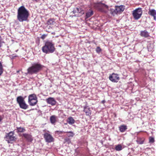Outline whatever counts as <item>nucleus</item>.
Segmentation results:
<instances>
[{
    "instance_id": "27",
    "label": "nucleus",
    "mask_w": 156,
    "mask_h": 156,
    "mask_svg": "<svg viewBox=\"0 0 156 156\" xmlns=\"http://www.w3.org/2000/svg\"><path fill=\"white\" fill-rule=\"evenodd\" d=\"M3 71V69L2 65L0 61V76L2 74Z\"/></svg>"
},
{
    "instance_id": "34",
    "label": "nucleus",
    "mask_w": 156,
    "mask_h": 156,
    "mask_svg": "<svg viewBox=\"0 0 156 156\" xmlns=\"http://www.w3.org/2000/svg\"><path fill=\"white\" fill-rule=\"evenodd\" d=\"M33 2H38L40 0H32Z\"/></svg>"
},
{
    "instance_id": "11",
    "label": "nucleus",
    "mask_w": 156,
    "mask_h": 156,
    "mask_svg": "<svg viewBox=\"0 0 156 156\" xmlns=\"http://www.w3.org/2000/svg\"><path fill=\"white\" fill-rule=\"evenodd\" d=\"M46 101L47 103L51 105H54L56 104V101L53 98H49L46 99Z\"/></svg>"
},
{
    "instance_id": "4",
    "label": "nucleus",
    "mask_w": 156,
    "mask_h": 156,
    "mask_svg": "<svg viewBox=\"0 0 156 156\" xmlns=\"http://www.w3.org/2000/svg\"><path fill=\"white\" fill-rule=\"evenodd\" d=\"M93 6L101 12L107 13L108 10V6L101 2L94 3Z\"/></svg>"
},
{
    "instance_id": "21",
    "label": "nucleus",
    "mask_w": 156,
    "mask_h": 156,
    "mask_svg": "<svg viewBox=\"0 0 156 156\" xmlns=\"http://www.w3.org/2000/svg\"><path fill=\"white\" fill-rule=\"evenodd\" d=\"M93 14V11L91 10H90L86 13V18H88L92 16Z\"/></svg>"
},
{
    "instance_id": "15",
    "label": "nucleus",
    "mask_w": 156,
    "mask_h": 156,
    "mask_svg": "<svg viewBox=\"0 0 156 156\" xmlns=\"http://www.w3.org/2000/svg\"><path fill=\"white\" fill-rule=\"evenodd\" d=\"M37 98L36 95L35 94H32L28 96V102L32 100Z\"/></svg>"
},
{
    "instance_id": "16",
    "label": "nucleus",
    "mask_w": 156,
    "mask_h": 156,
    "mask_svg": "<svg viewBox=\"0 0 156 156\" xmlns=\"http://www.w3.org/2000/svg\"><path fill=\"white\" fill-rule=\"evenodd\" d=\"M28 102L30 106H34L37 104V98L35 99Z\"/></svg>"
},
{
    "instance_id": "9",
    "label": "nucleus",
    "mask_w": 156,
    "mask_h": 156,
    "mask_svg": "<svg viewBox=\"0 0 156 156\" xmlns=\"http://www.w3.org/2000/svg\"><path fill=\"white\" fill-rule=\"evenodd\" d=\"M14 133L13 132H10L7 134L6 136L7 140L8 143H10L11 141L15 140L16 138L14 136Z\"/></svg>"
},
{
    "instance_id": "20",
    "label": "nucleus",
    "mask_w": 156,
    "mask_h": 156,
    "mask_svg": "<svg viewBox=\"0 0 156 156\" xmlns=\"http://www.w3.org/2000/svg\"><path fill=\"white\" fill-rule=\"evenodd\" d=\"M84 111L86 113V115H87L89 116L91 114L89 108L87 107H84Z\"/></svg>"
},
{
    "instance_id": "33",
    "label": "nucleus",
    "mask_w": 156,
    "mask_h": 156,
    "mask_svg": "<svg viewBox=\"0 0 156 156\" xmlns=\"http://www.w3.org/2000/svg\"><path fill=\"white\" fill-rule=\"evenodd\" d=\"M47 35L45 34H43L41 36V39H44L45 38V37H46Z\"/></svg>"
},
{
    "instance_id": "31",
    "label": "nucleus",
    "mask_w": 156,
    "mask_h": 156,
    "mask_svg": "<svg viewBox=\"0 0 156 156\" xmlns=\"http://www.w3.org/2000/svg\"><path fill=\"white\" fill-rule=\"evenodd\" d=\"M65 141L68 144H69L71 142V141L70 139L67 138L65 139Z\"/></svg>"
},
{
    "instance_id": "36",
    "label": "nucleus",
    "mask_w": 156,
    "mask_h": 156,
    "mask_svg": "<svg viewBox=\"0 0 156 156\" xmlns=\"http://www.w3.org/2000/svg\"><path fill=\"white\" fill-rule=\"evenodd\" d=\"M101 102H102V103L104 104V103H105V100H103V101H102Z\"/></svg>"
},
{
    "instance_id": "10",
    "label": "nucleus",
    "mask_w": 156,
    "mask_h": 156,
    "mask_svg": "<svg viewBox=\"0 0 156 156\" xmlns=\"http://www.w3.org/2000/svg\"><path fill=\"white\" fill-rule=\"evenodd\" d=\"M109 78L111 81L113 82H117L119 80L118 75L114 73L109 76Z\"/></svg>"
},
{
    "instance_id": "3",
    "label": "nucleus",
    "mask_w": 156,
    "mask_h": 156,
    "mask_svg": "<svg viewBox=\"0 0 156 156\" xmlns=\"http://www.w3.org/2000/svg\"><path fill=\"white\" fill-rule=\"evenodd\" d=\"M42 68V66L41 64L37 63L34 64L27 69L28 73L31 75L36 74L39 72Z\"/></svg>"
},
{
    "instance_id": "28",
    "label": "nucleus",
    "mask_w": 156,
    "mask_h": 156,
    "mask_svg": "<svg viewBox=\"0 0 156 156\" xmlns=\"http://www.w3.org/2000/svg\"><path fill=\"white\" fill-rule=\"evenodd\" d=\"M136 141L139 144H142L144 143V140L140 139H138L136 140Z\"/></svg>"
},
{
    "instance_id": "37",
    "label": "nucleus",
    "mask_w": 156,
    "mask_h": 156,
    "mask_svg": "<svg viewBox=\"0 0 156 156\" xmlns=\"http://www.w3.org/2000/svg\"><path fill=\"white\" fill-rule=\"evenodd\" d=\"M46 31H48V32H49V31H48V30H47Z\"/></svg>"
},
{
    "instance_id": "1",
    "label": "nucleus",
    "mask_w": 156,
    "mask_h": 156,
    "mask_svg": "<svg viewBox=\"0 0 156 156\" xmlns=\"http://www.w3.org/2000/svg\"><path fill=\"white\" fill-rule=\"evenodd\" d=\"M29 13L28 11L24 6L20 7L17 10V19L20 22H23L27 20Z\"/></svg>"
},
{
    "instance_id": "14",
    "label": "nucleus",
    "mask_w": 156,
    "mask_h": 156,
    "mask_svg": "<svg viewBox=\"0 0 156 156\" xmlns=\"http://www.w3.org/2000/svg\"><path fill=\"white\" fill-rule=\"evenodd\" d=\"M57 117L55 115H52L50 117V120L52 124H54L57 121Z\"/></svg>"
},
{
    "instance_id": "7",
    "label": "nucleus",
    "mask_w": 156,
    "mask_h": 156,
    "mask_svg": "<svg viewBox=\"0 0 156 156\" xmlns=\"http://www.w3.org/2000/svg\"><path fill=\"white\" fill-rule=\"evenodd\" d=\"M142 13L141 8H138L133 11L132 14L135 19L138 20L141 16Z\"/></svg>"
},
{
    "instance_id": "17",
    "label": "nucleus",
    "mask_w": 156,
    "mask_h": 156,
    "mask_svg": "<svg viewBox=\"0 0 156 156\" xmlns=\"http://www.w3.org/2000/svg\"><path fill=\"white\" fill-rule=\"evenodd\" d=\"M147 48L149 51H152L154 48L153 44L152 43L151 44L150 43H148L147 44Z\"/></svg>"
},
{
    "instance_id": "26",
    "label": "nucleus",
    "mask_w": 156,
    "mask_h": 156,
    "mask_svg": "<svg viewBox=\"0 0 156 156\" xmlns=\"http://www.w3.org/2000/svg\"><path fill=\"white\" fill-rule=\"evenodd\" d=\"M67 136L69 137H72L74 135V133L72 131L68 132H67Z\"/></svg>"
},
{
    "instance_id": "29",
    "label": "nucleus",
    "mask_w": 156,
    "mask_h": 156,
    "mask_svg": "<svg viewBox=\"0 0 156 156\" xmlns=\"http://www.w3.org/2000/svg\"><path fill=\"white\" fill-rule=\"evenodd\" d=\"M96 51L97 53H99L101 51V49L99 47H98L96 48Z\"/></svg>"
},
{
    "instance_id": "35",
    "label": "nucleus",
    "mask_w": 156,
    "mask_h": 156,
    "mask_svg": "<svg viewBox=\"0 0 156 156\" xmlns=\"http://www.w3.org/2000/svg\"><path fill=\"white\" fill-rule=\"evenodd\" d=\"M3 42H2L0 41V47H1L2 46V43Z\"/></svg>"
},
{
    "instance_id": "18",
    "label": "nucleus",
    "mask_w": 156,
    "mask_h": 156,
    "mask_svg": "<svg viewBox=\"0 0 156 156\" xmlns=\"http://www.w3.org/2000/svg\"><path fill=\"white\" fill-rule=\"evenodd\" d=\"M67 122L69 124L72 125L74 123L75 121L73 117H70L67 119Z\"/></svg>"
},
{
    "instance_id": "12",
    "label": "nucleus",
    "mask_w": 156,
    "mask_h": 156,
    "mask_svg": "<svg viewBox=\"0 0 156 156\" xmlns=\"http://www.w3.org/2000/svg\"><path fill=\"white\" fill-rule=\"evenodd\" d=\"M148 14L154 17V20L156 21V10L154 9H149Z\"/></svg>"
},
{
    "instance_id": "8",
    "label": "nucleus",
    "mask_w": 156,
    "mask_h": 156,
    "mask_svg": "<svg viewBox=\"0 0 156 156\" xmlns=\"http://www.w3.org/2000/svg\"><path fill=\"white\" fill-rule=\"evenodd\" d=\"M44 136L46 142L50 143L54 141V139L52 136L47 133H45L44 134Z\"/></svg>"
},
{
    "instance_id": "22",
    "label": "nucleus",
    "mask_w": 156,
    "mask_h": 156,
    "mask_svg": "<svg viewBox=\"0 0 156 156\" xmlns=\"http://www.w3.org/2000/svg\"><path fill=\"white\" fill-rule=\"evenodd\" d=\"M55 23V20L53 19H50L47 22V24L48 25H53Z\"/></svg>"
},
{
    "instance_id": "13",
    "label": "nucleus",
    "mask_w": 156,
    "mask_h": 156,
    "mask_svg": "<svg viewBox=\"0 0 156 156\" xmlns=\"http://www.w3.org/2000/svg\"><path fill=\"white\" fill-rule=\"evenodd\" d=\"M23 136L28 141L31 142L33 140L32 136L29 134L23 133Z\"/></svg>"
},
{
    "instance_id": "6",
    "label": "nucleus",
    "mask_w": 156,
    "mask_h": 156,
    "mask_svg": "<svg viewBox=\"0 0 156 156\" xmlns=\"http://www.w3.org/2000/svg\"><path fill=\"white\" fill-rule=\"evenodd\" d=\"M124 9L125 7L123 5L115 6V9H110L111 13L112 15L114 16L115 14L123 12Z\"/></svg>"
},
{
    "instance_id": "23",
    "label": "nucleus",
    "mask_w": 156,
    "mask_h": 156,
    "mask_svg": "<svg viewBox=\"0 0 156 156\" xmlns=\"http://www.w3.org/2000/svg\"><path fill=\"white\" fill-rule=\"evenodd\" d=\"M119 129L120 131L121 132H124L127 129V126H126L122 125L119 127Z\"/></svg>"
},
{
    "instance_id": "32",
    "label": "nucleus",
    "mask_w": 156,
    "mask_h": 156,
    "mask_svg": "<svg viewBox=\"0 0 156 156\" xmlns=\"http://www.w3.org/2000/svg\"><path fill=\"white\" fill-rule=\"evenodd\" d=\"M154 141V139L153 138L150 137L149 138V142L151 143H153Z\"/></svg>"
},
{
    "instance_id": "19",
    "label": "nucleus",
    "mask_w": 156,
    "mask_h": 156,
    "mask_svg": "<svg viewBox=\"0 0 156 156\" xmlns=\"http://www.w3.org/2000/svg\"><path fill=\"white\" fill-rule=\"evenodd\" d=\"M140 35L141 36L145 37H147L149 36L148 33L145 30L141 32Z\"/></svg>"
},
{
    "instance_id": "25",
    "label": "nucleus",
    "mask_w": 156,
    "mask_h": 156,
    "mask_svg": "<svg viewBox=\"0 0 156 156\" xmlns=\"http://www.w3.org/2000/svg\"><path fill=\"white\" fill-rule=\"evenodd\" d=\"M17 131L19 132H23L25 131V129L23 127H17Z\"/></svg>"
},
{
    "instance_id": "5",
    "label": "nucleus",
    "mask_w": 156,
    "mask_h": 156,
    "mask_svg": "<svg viewBox=\"0 0 156 156\" xmlns=\"http://www.w3.org/2000/svg\"><path fill=\"white\" fill-rule=\"evenodd\" d=\"M16 101L20 107L23 109H26L28 108V105L26 104L24 98L21 96L17 98Z\"/></svg>"
},
{
    "instance_id": "2",
    "label": "nucleus",
    "mask_w": 156,
    "mask_h": 156,
    "mask_svg": "<svg viewBox=\"0 0 156 156\" xmlns=\"http://www.w3.org/2000/svg\"><path fill=\"white\" fill-rule=\"evenodd\" d=\"M55 49L54 43L51 41H47L44 45L42 48V51L46 54L52 53Z\"/></svg>"
},
{
    "instance_id": "24",
    "label": "nucleus",
    "mask_w": 156,
    "mask_h": 156,
    "mask_svg": "<svg viewBox=\"0 0 156 156\" xmlns=\"http://www.w3.org/2000/svg\"><path fill=\"white\" fill-rule=\"evenodd\" d=\"M115 149L117 151H120L122 149V147L121 144H118L116 146Z\"/></svg>"
},
{
    "instance_id": "30",
    "label": "nucleus",
    "mask_w": 156,
    "mask_h": 156,
    "mask_svg": "<svg viewBox=\"0 0 156 156\" xmlns=\"http://www.w3.org/2000/svg\"><path fill=\"white\" fill-rule=\"evenodd\" d=\"M75 11L77 13H80L81 11V9L80 8H77L75 10Z\"/></svg>"
}]
</instances>
